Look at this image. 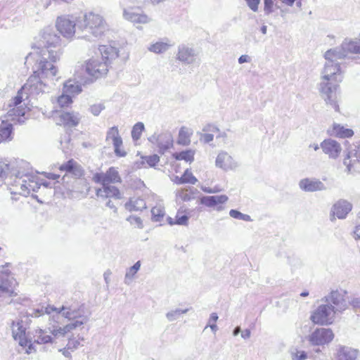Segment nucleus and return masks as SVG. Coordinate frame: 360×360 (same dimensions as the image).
Wrapping results in <instances>:
<instances>
[{"mask_svg": "<svg viewBox=\"0 0 360 360\" xmlns=\"http://www.w3.org/2000/svg\"><path fill=\"white\" fill-rule=\"evenodd\" d=\"M44 46L40 51V58L37 60V68L34 71L27 82L18 91L17 95L10 100L8 103V110L7 117L11 120H15L18 117L17 121L20 123H24L22 117L25 115L26 109L22 105L24 100L29 96H37L45 91L46 84L43 79L53 80L57 74V68L53 65L59 60L60 56V39L55 33H45L44 34Z\"/></svg>", "mask_w": 360, "mask_h": 360, "instance_id": "nucleus-1", "label": "nucleus"}, {"mask_svg": "<svg viewBox=\"0 0 360 360\" xmlns=\"http://www.w3.org/2000/svg\"><path fill=\"white\" fill-rule=\"evenodd\" d=\"M331 49L325 54L326 63L322 71V82L320 84V92L327 105H329L336 112L339 111V105L336 101V90L338 83L342 81L340 63L341 60L338 54Z\"/></svg>", "mask_w": 360, "mask_h": 360, "instance_id": "nucleus-2", "label": "nucleus"}, {"mask_svg": "<svg viewBox=\"0 0 360 360\" xmlns=\"http://www.w3.org/2000/svg\"><path fill=\"white\" fill-rule=\"evenodd\" d=\"M78 38L94 41L106 30V23L100 14L89 12L77 21Z\"/></svg>", "mask_w": 360, "mask_h": 360, "instance_id": "nucleus-3", "label": "nucleus"}, {"mask_svg": "<svg viewBox=\"0 0 360 360\" xmlns=\"http://www.w3.org/2000/svg\"><path fill=\"white\" fill-rule=\"evenodd\" d=\"M101 55L99 58H91L86 63V72L95 78L102 77L108 71V63L118 57V50L111 45H101L98 48Z\"/></svg>", "mask_w": 360, "mask_h": 360, "instance_id": "nucleus-4", "label": "nucleus"}, {"mask_svg": "<svg viewBox=\"0 0 360 360\" xmlns=\"http://www.w3.org/2000/svg\"><path fill=\"white\" fill-rule=\"evenodd\" d=\"M79 18L72 15H63L56 20L58 32L65 38H72L75 33L78 34L77 21Z\"/></svg>", "mask_w": 360, "mask_h": 360, "instance_id": "nucleus-5", "label": "nucleus"}, {"mask_svg": "<svg viewBox=\"0 0 360 360\" xmlns=\"http://www.w3.org/2000/svg\"><path fill=\"white\" fill-rule=\"evenodd\" d=\"M335 311L329 304L320 305L311 314V320L316 324L328 325L332 323Z\"/></svg>", "mask_w": 360, "mask_h": 360, "instance_id": "nucleus-6", "label": "nucleus"}, {"mask_svg": "<svg viewBox=\"0 0 360 360\" xmlns=\"http://www.w3.org/2000/svg\"><path fill=\"white\" fill-rule=\"evenodd\" d=\"M334 338V334L330 328H317L308 337V341L311 346H322L330 343Z\"/></svg>", "mask_w": 360, "mask_h": 360, "instance_id": "nucleus-7", "label": "nucleus"}, {"mask_svg": "<svg viewBox=\"0 0 360 360\" xmlns=\"http://www.w3.org/2000/svg\"><path fill=\"white\" fill-rule=\"evenodd\" d=\"M335 53H338L339 58L344 59L349 53H360V39L354 40L346 39L340 47L331 49Z\"/></svg>", "mask_w": 360, "mask_h": 360, "instance_id": "nucleus-8", "label": "nucleus"}, {"mask_svg": "<svg viewBox=\"0 0 360 360\" xmlns=\"http://www.w3.org/2000/svg\"><path fill=\"white\" fill-rule=\"evenodd\" d=\"M92 179L94 182L101 184L102 186L122 181L117 169L113 167H110L105 173L97 172L94 174Z\"/></svg>", "mask_w": 360, "mask_h": 360, "instance_id": "nucleus-9", "label": "nucleus"}, {"mask_svg": "<svg viewBox=\"0 0 360 360\" xmlns=\"http://www.w3.org/2000/svg\"><path fill=\"white\" fill-rule=\"evenodd\" d=\"M123 18L134 24H147L151 21V18L138 8H124Z\"/></svg>", "mask_w": 360, "mask_h": 360, "instance_id": "nucleus-10", "label": "nucleus"}, {"mask_svg": "<svg viewBox=\"0 0 360 360\" xmlns=\"http://www.w3.org/2000/svg\"><path fill=\"white\" fill-rule=\"evenodd\" d=\"M25 179L28 181V185L26 184V180H18L17 182V186H20L19 194L26 196L31 191L37 192L40 188L41 184L37 176L27 173Z\"/></svg>", "mask_w": 360, "mask_h": 360, "instance_id": "nucleus-11", "label": "nucleus"}, {"mask_svg": "<svg viewBox=\"0 0 360 360\" xmlns=\"http://www.w3.org/2000/svg\"><path fill=\"white\" fill-rule=\"evenodd\" d=\"M344 165L349 172H360V144L349 151Z\"/></svg>", "mask_w": 360, "mask_h": 360, "instance_id": "nucleus-12", "label": "nucleus"}, {"mask_svg": "<svg viewBox=\"0 0 360 360\" xmlns=\"http://www.w3.org/2000/svg\"><path fill=\"white\" fill-rule=\"evenodd\" d=\"M352 204L345 199L338 200L332 207L330 220L333 222L335 217L338 219H345L349 212L352 210Z\"/></svg>", "mask_w": 360, "mask_h": 360, "instance_id": "nucleus-13", "label": "nucleus"}, {"mask_svg": "<svg viewBox=\"0 0 360 360\" xmlns=\"http://www.w3.org/2000/svg\"><path fill=\"white\" fill-rule=\"evenodd\" d=\"M15 283L14 278L10 276L8 270L0 271V297L1 295L12 296L14 292L13 287Z\"/></svg>", "mask_w": 360, "mask_h": 360, "instance_id": "nucleus-14", "label": "nucleus"}, {"mask_svg": "<svg viewBox=\"0 0 360 360\" xmlns=\"http://www.w3.org/2000/svg\"><path fill=\"white\" fill-rule=\"evenodd\" d=\"M63 317L71 321L85 315L84 307L82 305L63 304L58 311Z\"/></svg>", "mask_w": 360, "mask_h": 360, "instance_id": "nucleus-15", "label": "nucleus"}, {"mask_svg": "<svg viewBox=\"0 0 360 360\" xmlns=\"http://www.w3.org/2000/svg\"><path fill=\"white\" fill-rule=\"evenodd\" d=\"M109 140L112 141L115 155L119 157H124L127 153L120 148L122 146V139L119 134L117 127H112L108 130L106 141Z\"/></svg>", "mask_w": 360, "mask_h": 360, "instance_id": "nucleus-16", "label": "nucleus"}, {"mask_svg": "<svg viewBox=\"0 0 360 360\" xmlns=\"http://www.w3.org/2000/svg\"><path fill=\"white\" fill-rule=\"evenodd\" d=\"M299 188L304 192L322 191L326 189L325 184L316 178H304L299 181Z\"/></svg>", "mask_w": 360, "mask_h": 360, "instance_id": "nucleus-17", "label": "nucleus"}, {"mask_svg": "<svg viewBox=\"0 0 360 360\" xmlns=\"http://www.w3.org/2000/svg\"><path fill=\"white\" fill-rule=\"evenodd\" d=\"M198 53L196 51L186 45L181 44L178 47L176 58L186 65H191L195 62Z\"/></svg>", "mask_w": 360, "mask_h": 360, "instance_id": "nucleus-18", "label": "nucleus"}, {"mask_svg": "<svg viewBox=\"0 0 360 360\" xmlns=\"http://www.w3.org/2000/svg\"><path fill=\"white\" fill-rule=\"evenodd\" d=\"M215 165L224 171H228L235 169L238 167V163L228 153L221 151L216 158Z\"/></svg>", "mask_w": 360, "mask_h": 360, "instance_id": "nucleus-19", "label": "nucleus"}, {"mask_svg": "<svg viewBox=\"0 0 360 360\" xmlns=\"http://www.w3.org/2000/svg\"><path fill=\"white\" fill-rule=\"evenodd\" d=\"M326 304L334 308L335 312L344 310L346 308V302L343 295L338 290L332 291L329 295L325 297Z\"/></svg>", "mask_w": 360, "mask_h": 360, "instance_id": "nucleus-20", "label": "nucleus"}, {"mask_svg": "<svg viewBox=\"0 0 360 360\" xmlns=\"http://www.w3.org/2000/svg\"><path fill=\"white\" fill-rule=\"evenodd\" d=\"M321 148L325 154L333 159L338 157L342 150L340 144L335 140L331 139L324 140L321 143Z\"/></svg>", "mask_w": 360, "mask_h": 360, "instance_id": "nucleus-21", "label": "nucleus"}, {"mask_svg": "<svg viewBox=\"0 0 360 360\" xmlns=\"http://www.w3.org/2000/svg\"><path fill=\"white\" fill-rule=\"evenodd\" d=\"M359 353L357 349L345 345H339L337 348L336 359L337 360H356Z\"/></svg>", "mask_w": 360, "mask_h": 360, "instance_id": "nucleus-22", "label": "nucleus"}, {"mask_svg": "<svg viewBox=\"0 0 360 360\" xmlns=\"http://www.w3.org/2000/svg\"><path fill=\"white\" fill-rule=\"evenodd\" d=\"M25 328L22 326V321L12 323V334L15 340L18 341L20 346H27L28 340L25 338Z\"/></svg>", "mask_w": 360, "mask_h": 360, "instance_id": "nucleus-23", "label": "nucleus"}, {"mask_svg": "<svg viewBox=\"0 0 360 360\" xmlns=\"http://www.w3.org/2000/svg\"><path fill=\"white\" fill-rule=\"evenodd\" d=\"M60 171H65L67 173L72 174L75 177L79 178L83 175V169L79 164L73 159L62 164L59 167Z\"/></svg>", "mask_w": 360, "mask_h": 360, "instance_id": "nucleus-24", "label": "nucleus"}, {"mask_svg": "<svg viewBox=\"0 0 360 360\" xmlns=\"http://www.w3.org/2000/svg\"><path fill=\"white\" fill-rule=\"evenodd\" d=\"M96 194L98 196L105 197V198H115L116 199L121 198V193L120 190L110 184H107L103 186L102 188H99L96 191Z\"/></svg>", "mask_w": 360, "mask_h": 360, "instance_id": "nucleus-25", "label": "nucleus"}, {"mask_svg": "<svg viewBox=\"0 0 360 360\" xmlns=\"http://www.w3.org/2000/svg\"><path fill=\"white\" fill-rule=\"evenodd\" d=\"M72 321L71 323L65 325L62 329L58 330L59 333H61V336H65L67 333L86 323L89 321V316L84 315L82 316V317H79Z\"/></svg>", "mask_w": 360, "mask_h": 360, "instance_id": "nucleus-26", "label": "nucleus"}, {"mask_svg": "<svg viewBox=\"0 0 360 360\" xmlns=\"http://www.w3.org/2000/svg\"><path fill=\"white\" fill-rule=\"evenodd\" d=\"M13 138V126L8 122H2L0 125V142L11 141Z\"/></svg>", "mask_w": 360, "mask_h": 360, "instance_id": "nucleus-27", "label": "nucleus"}, {"mask_svg": "<svg viewBox=\"0 0 360 360\" xmlns=\"http://www.w3.org/2000/svg\"><path fill=\"white\" fill-rule=\"evenodd\" d=\"M330 133L332 136L342 139L349 138L354 135L352 129L345 128L339 124H334Z\"/></svg>", "mask_w": 360, "mask_h": 360, "instance_id": "nucleus-28", "label": "nucleus"}, {"mask_svg": "<svg viewBox=\"0 0 360 360\" xmlns=\"http://www.w3.org/2000/svg\"><path fill=\"white\" fill-rule=\"evenodd\" d=\"M125 207L130 212L142 211L146 208V203L143 198L134 197L131 198L129 202L125 203Z\"/></svg>", "mask_w": 360, "mask_h": 360, "instance_id": "nucleus-29", "label": "nucleus"}, {"mask_svg": "<svg viewBox=\"0 0 360 360\" xmlns=\"http://www.w3.org/2000/svg\"><path fill=\"white\" fill-rule=\"evenodd\" d=\"M59 314L50 316L49 318V323L46 327V330L50 333L53 337L56 338L61 336V333H59L58 330L62 329L63 327L59 326Z\"/></svg>", "mask_w": 360, "mask_h": 360, "instance_id": "nucleus-30", "label": "nucleus"}, {"mask_svg": "<svg viewBox=\"0 0 360 360\" xmlns=\"http://www.w3.org/2000/svg\"><path fill=\"white\" fill-rule=\"evenodd\" d=\"M227 200L228 197L225 195L205 196L201 198V202L208 207L224 204Z\"/></svg>", "mask_w": 360, "mask_h": 360, "instance_id": "nucleus-31", "label": "nucleus"}, {"mask_svg": "<svg viewBox=\"0 0 360 360\" xmlns=\"http://www.w3.org/2000/svg\"><path fill=\"white\" fill-rule=\"evenodd\" d=\"M59 117L61 124L68 127L77 126L79 120L77 115L68 112H62Z\"/></svg>", "mask_w": 360, "mask_h": 360, "instance_id": "nucleus-32", "label": "nucleus"}, {"mask_svg": "<svg viewBox=\"0 0 360 360\" xmlns=\"http://www.w3.org/2000/svg\"><path fill=\"white\" fill-rule=\"evenodd\" d=\"M141 262L137 261L132 266L127 269L126 274L124 278V283L129 285L134 281L136 274L141 268Z\"/></svg>", "mask_w": 360, "mask_h": 360, "instance_id": "nucleus-33", "label": "nucleus"}, {"mask_svg": "<svg viewBox=\"0 0 360 360\" xmlns=\"http://www.w3.org/2000/svg\"><path fill=\"white\" fill-rule=\"evenodd\" d=\"M172 145V136L169 134H160V140L158 142L159 151L164 153Z\"/></svg>", "mask_w": 360, "mask_h": 360, "instance_id": "nucleus-34", "label": "nucleus"}, {"mask_svg": "<svg viewBox=\"0 0 360 360\" xmlns=\"http://www.w3.org/2000/svg\"><path fill=\"white\" fill-rule=\"evenodd\" d=\"M47 332L46 329H39L36 330V339L34 340V342L39 345L53 343L54 338L49 335H46V333Z\"/></svg>", "mask_w": 360, "mask_h": 360, "instance_id": "nucleus-35", "label": "nucleus"}, {"mask_svg": "<svg viewBox=\"0 0 360 360\" xmlns=\"http://www.w3.org/2000/svg\"><path fill=\"white\" fill-rule=\"evenodd\" d=\"M60 308H56L53 306L49 305L46 307H41L40 309H33L31 314H29L32 317H39L44 314L49 315L51 312H56V314H60V312L58 311Z\"/></svg>", "mask_w": 360, "mask_h": 360, "instance_id": "nucleus-36", "label": "nucleus"}, {"mask_svg": "<svg viewBox=\"0 0 360 360\" xmlns=\"http://www.w3.org/2000/svg\"><path fill=\"white\" fill-rule=\"evenodd\" d=\"M63 91L65 94H78L82 91V86L72 80H68L64 84Z\"/></svg>", "mask_w": 360, "mask_h": 360, "instance_id": "nucleus-37", "label": "nucleus"}, {"mask_svg": "<svg viewBox=\"0 0 360 360\" xmlns=\"http://www.w3.org/2000/svg\"><path fill=\"white\" fill-rule=\"evenodd\" d=\"M167 219L169 225H174V224H176L177 225H186L187 224L188 217L185 213V210L180 209L176 213L174 222L173 221V219L170 217H168Z\"/></svg>", "mask_w": 360, "mask_h": 360, "instance_id": "nucleus-38", "label": "nucleus"}, {"mask_svg": "<svg viewBox=\"0 0 360 360\" xmlns=\"http://www.w3.org/2000/svg\"><path fill=\"white\" fill-rule=\"evenodd\" d=\"M188 169H186L184 174L181 176H176L172 180L176 184L180 185L184 184H195L198 181L197 179L194 176L190 175V179H185V176L188 175Z\"/></svg>", "mask_w": 360, "mask_h": 360, "instance_id": "nucleus-39", "label": "nucleus"}, {"mask_svg": "<svg viewBox=\"0 0 360 360\" xmlns=\"http://www.w3.org/2000/svg\"><path fill=\"white\" fill-rule=\"evenodd\" d=\"M152 219L160 222L165 214V207L161 205L153 207L151 210Z\"/></svg>", "mask_w": 360, "mask_h": 360, "instance_id": "nucleus-40", "label": "nucleus"}, {"mask_svg": "<svg viewBox=\"0 0 360 360\" xmlns=\"http://www.w3.org/2000/svg\"><path fill=\"white\" fill-rule=\"evenodd\" d=\"M170 46L171 45L167 43L158 41L150 45V46L148 48V50L155 53H162L167 51Z\"/></svg>", "mask_w": 360, "mask_h": 360, "instance_id": "nucleus-41", "label": "nucleus"}, {"mask_svg": "<svg viewBox=\"0 0 360 360\" xmlns=\"http://www.w3.org/2000/svg\"><path fill=\"white\" fill-rule=\"evenodd\" d=\"M174 157L178 160H185L192 162L194 160V153L191 150H184L174 154Z\"/></svg>", "mask_w": 360, "mask_h": 360, "instance_id": "nucleus-42", "label": "nucleus"}, {"mask_svg": "<svg viewBox=\"0 0 360 360\" xmlns=\"http://www.w3.org/2000/svg\"><path fill=\"white\" fill-rule=\"evenodd\" d=\"M144 129L145 127L143 122H139L135 124L131 130V138L133 140H139L141 138V134Z\"/></svg>", "mask_w": 360, "mask_h": 360, "instance_id": "nucleus-43", "label": "nucleus"}, {"mask_svg": "<svg viewBox=\"0 0 360 360\" xmlns=\"http://www.w3.org/2000/svg\"><path fill=\"white\" fill-rule=\"evenodd\" d=\"M191 133L185 128H181L179 134V143L183 145H188L190 143Z\"/></svg>", "mask_w": 360, "mask_h": 360, "instance_id": "nucleus-44", "label": "nucleus"}, {"mask_svg": "<svg viewBox=\"0 0 360 360\" xmlns=\"http://www.w3.org/2000/svg\"><path fill=\"white\" fill-rule=\"evenodd\" d=\"M188 311V309H176L174 310H171L170 311L166 314V317L169 321H174L179 319L181 314H186Z\"/></svg>", "mask_w": 360, "mask_h": 360, "instance_id": "nucleus-45", "label": "nucleus"}, {"mask_svg": "<svg viewBox=\"0 0 360 360\" xmlns=\"http://www.w3.org/2000/svg\"><path fill=\"white\" fill-rule=\"evenodd\" d=\"M229 215L234 219H240L244 221H252L250 216L246 214H243L236 210H231Z\"/></svg>", "mask_w": 360, "mask_h": 360, "instance_id": "nucleus-46", "label": "nucleus"}, {"mask_svg": "<svg viewBox=\"0 0 360 360\" xmlns=\"http://www.w3.org/2000/svg\"><path fill=\"white\" fill-rule=\"evenodd\" d=\"M70 141H71L70 135L69 134L66 133L61 137L60 145H61L62 150L65 153H68L69 150L70 149Z\"/></svg>", "mask_w": 360, "mask_h": 360, "instance_id": "nucleus-47", "label": "nucleus"}, {"mask_svg": "<svg viewBox=\"0 0 360 360\" xmlns=\"http://www.w3.org/2000/svg\"><path fill=\"white\" fill-rule=\"evenodd\" d=\"M9 169L8 161L0 160V179H4L7 176Z\"/></svg>", "mask_w": 360, "mask_h": 360, "instance_id": "nucleus-48", "label": "nucleus"}, {"mask_svg": "<svg viewBox=\"0 0 360 360\" xmlns=\"http://www.w3.org/2000/svg\"><path fill=\"white\" fill-rule=\"evenodd\" d=\"M25 174H22L20 172H18L15 176V178H14V180H13V189L14 191H11V193H19V191H20V186H17V182H18V180H25ZM26 184L28 185V181L26 180Z\"/></svg>", "mask_w": 360, "mask_h": 360, "instance_id": "nucleus-49", "label": "nucleus"}, {"mask_svg": "<svg viewBox=\"0 0 360 360\" xmlns=\"http://www.w3.org/2000/svg\"><path fill=\"white\" fill-rule=\"evenodd\" d=\"M58 103L61 107L68 106L70 103H72V98L70 95H68V94H63L58 97Z\"/></svg>", "mask_w": 360, "mask_h": 360, "instance_id": "nucleus-50", "label": "nucleus"}, {"mask_svg": "<svg viewBox=\"0 0 360 360\" xmlns=\"http://www.w3.org/2000/svg\"><path fill=\"white\" fill-rule=\"evenodd\" d=\"M274 0H264V11L265 15H269L274 11Z\"/></svg>", "mask_w": 360, "mask_h": 360, "instance_id": "nucleus-51", "label": "nucleus"}, {"mask_svg": "<svg viewBox=\"0 0 360 360\" xmlns=\"http://www.w3.org/2000/svg\"><path fill=\"white\" fill-rule=\"evenodd\" d=\"M104 109V105L102 103H98L91 105L89 110L94 115L98 116Z\"/></svg>", "mask_w": 360, "mask_h": 360, "instance_id": "nucleus-52", "label": "nucleus"}, {"mask_svg": "<svg viewBox=\"0 0 360 360\" xmlns=\"http://www.w3.org/2000/svg\"><path fill=\"white\" fill-rule=\"evenodd\" d=\"M145 160L150 167H154L160 161V158L158 155H153L146 157Z\"/></svg>", "mask_w": 360, "mask_h": 360, "instance_id": "nucleus-53", "label": "nucleus"}, {"mask_svg": "<svg viewBox=\"0 0 360 360\" xmlns=\"http://www.w3.org/2000/svg\"><path fill=\"white\" fill-rule=\"evenodd\" d=\"M248 7L254 12L258 11V6L260 0H245Z\"/></svg>", "mask_w": 360, "mask_h": 360, "instance_id": "nucleus-54", "label": "nucleus"}, {"mask_svg": "<svg viewBox=\"0 0 360 360\" xmlns=\"http://www.w3.org/2000/svg\"><path fill=\"white\" fill-rule=\"evenodd\" d=\"M80 345L79 340L75 338L69 339L68 343L67 345V347L68 349H71L72 351L78 348Z\"/></svg>", "mask_w": 360, "mask_h": 360, "instance_id": "nucleus-55", "label": "nucleus"}, {"mask_svg": "<svg viewBox=\"0 0 360 360\" xmlns=\"http://www.w3.org/2000/svg\"><path fill=\"white\" fill-rule=\"evenodd\" d=\"M307 357V353L304 351H297L292 354V359L293 360H304Z\"/></svg>", "mask_w": 360, "mask_h": 360, "instance_id": "nucleus-56", "label": "nucleus"}, {"mask_svg": "<svg viewBox=\"0 0 360 360\" xmlns=\"http://www.w3.org/2000/svg\"><path fill=\"white\" fill-rule=\"evenodd\" d=\"M35 344H37V343L34 342V341L33 342H32L31 340H28V344L27 345V346L23 347H27L25 349V352L28 354L33 353V352H36L37 349L35 348V346H34Z\"/></svg>", "mask_w": 360, "mask_h": 360, "instance_id": "nucleus-57", "label": "nucleus"}, {"mask_svg": "<svg viewBox=\"0 0 360 360\" xmlns=\"http://www.w3.org/2000/svg\"><path fill=\"white\" fill-rule=\"evenodd\" d=\"M200 139L202 140L204 143H208L213 141L214 136L211 134H204L201 135Z\"/></svg>", "mask_w": 360, "mask_h": 360, "instance_id": "nucleus-58", "label": "nucleus"}, {"mask_svg": "<svg viewBox=\"0 0 360 360\" xmlns=\"http://www.w3.org/2000/svg\"><path fill=\"white\" fill-rule=\"evenodd\" d=\"M127 221L130 223V224H133V223H135L138 225L141 224L142 223L141 221V219L140 217H138L136 216H129V217H127Z\"/></svg>", "mask_w": 360, "mask_h": 360, "instance_id": "nucleus-59", "label": "nucleus"}, {"mask_svg": "<svg viewBox=\"0 0 360 360\" xmlns=\"http://www.w3.org/2000/svg\"><path fill=\"white\" fill-rule=\"evenodd\" d=\"M148 140L153 144H157L158 146V142L160 140V134L156 135L155 134H153L150 137L148 138Z\"/></svg>", "mask_w": 360, "mask_h": 360, "instance_id": "nucleus-60", "label": "nucleus"}, {"mask_svg": "<svg viewBox=\"0 0 360 360\" xmlns=\"http://www.w3.org/2000/svg\"><path fill=\"white\" fill-rule=\"evenodd\" d=\"M352 304L356 311H360V297H356L352 300Z\"/></svg>", "mask_w": 360, "mask_h": 360, "instance_id": "nucleus-61", "label": "nucleus"}, {"mask_svg": "<svg viewBox=\"0 0 360 360\" xmlns=\"http://www.w3.org/2000/svg\"><path fill=\"white\" fill-rule=\"evenodd\" d=\"M250 61V58L248 55H242L238 58V63L243 64L244 63H248Z\"/></svg>", "mask_w": 360, "mask_h": 360, "instance_id": "nucleus-62", "label": "nucleus"}, {"mask_svg": "<svg viewBox=\"0 0 360 360\" xmlns=\"http://www.w3.org/2000/svg\"><path fill=\"white\" fill-rule=\"evenodd\" d=\"M353 236L355 239H360V226H355L353 231Z\"/></svg>", "mask_w": 360, "mask_h": 360, "instance_id": "nucleus-63", "label": "nucleus"}, {"mask_svg": "<svg viewBox=\"0 0 360 360\" xmlns=\"http://www.w3.org/2000/svg\"><path fill=\"white\" fill-rule=\"evenodd\" d=\"M250 335H251V333H250V330L249 329H245V330H243L242 333H241V337L243 338V339H249L250 337Z\"/></svg>", "mask_w": 360, "mask_h": 360, "instance_id": "nucleus-64", "label": "nucleus"}]
</instances>
